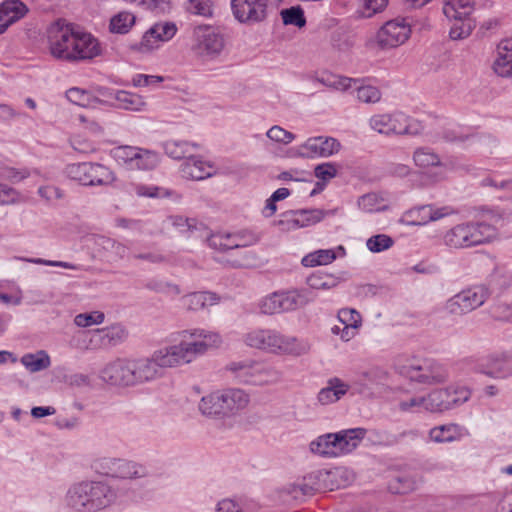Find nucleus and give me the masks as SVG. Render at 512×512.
I'll list each match as a JSON object with an SVG mask.
<instances>
[{"label":"nucleus","instance_id":"obj_50","mask_svg":"<svg viewBox=\"0 0 512 512\" xmlns=\"http://www.w3.org/2000/svg\"><path fill=\"white\" fill-rule=\"evenodd\" d=\"M138 153V147L134 146H119L113 149V157L120 163L125 165L128 169L134 162L135 155Z\"/></svg>","mask_w":512,"mask_h":512},{"label":"nucleus","instance_id":"obj_47","mask_svg":"<svg viewBox=\"0 0 512 512\" xmlns=\"http://www.w3.org/2000/svg\"><path fill=\"white\" fill-rule=\"evenodd\" d=\"M417 481L409 474H401L389 483V490L394 494H406L416 488Z\"/></svg>","mask_w":512,"mask_h":512},{"label":"nucleus","instance_id":"obj_25","mask_svg":"<svg viewBox=\"0 0 512 512\" xmlns=\"http://www.w3.org/2000/svg\"><path fill=\"white\" fill-rule=\"evenodd\" d=\"M493 70L500 77H512V38L503 39L497 45Z\"/></svg>","mask_w":512,"mask_h":512},{"label":"nucleus","instance_id":"obj_6","mask_svg":"<svg viewBox=\"0 0 512 512\" xmlns=\"http://www.w3.org/2000/svg\"><path fill=\"white\" fill-rule=\"evenodd\" d=\"M364 428L342 430L337 433H327L317 437L310 443V450L314 454L324 457H338L351 453L366 436Z\"/></svg>","mask_w":512,"mask_h":512},{"label":"nucleus","instance_id":"obj_33","mask_svg":"<svg viewBox=\"0 0 512 512\" xmlns=\"http://www.w3.org/2000/svg\"><path fill=\"white\" fill-rule=\"evenodd\" d=\"M198 144L183 140H168L163 143L165 153L173 159H187L198 148Z\"/></svg>","mask_w":512,"mask_h":512},{"label":"nucleus","instance_id":"obj_12","mask_svg":"<svg viewBox=\"0 0 512 512\" xmlns=\"http://www.w3.org/2000/svg\"><path fill=\"white\" fill-rule=\"evenodd\" d=\"M474 10L472 0H448L443 5V13L447 19L454 23L450 28V38L459 40L467 38L474 29V22L470 18Z\"/></svg>","mask_w":512,"mask_h":512},{"label":"nucleus","instance_id":"obj_8","mask_svg":"<svg viewBox=\"0 0 512 512\" xmlns=\"http://www.w3.org/2000/svg\"><path fill=\"white\" fill-rule=\"evenodd\" d=\"M91 463L92 469L105 477L132 481L149 476V470L144 464L125 458L99 456Z\"/></svg>","mask_w":512,"mask_h":512},{"label":"nucleus","instance_id":"obj_59","mask_svg":"<svg viewBox=\"0 0 512 512\" xmlns=\"http://www.w3.org/2000/svg\"><path fill=\"white\" fill-rule=\"evenodd\" d=\"M168 222L172 226L178 228L181 232L197 229V225L199 224L194 218H185L180 215L169 216Z\"/></svg>","mask_w":512,"mask_h":512},{"label":"nucleus","instance_id":"obj_52","mask_svg":"<svg viewBox=\"0 0 512 512\" xmlns=\"http://www.w3.org/2000/svg\"><path fill=\"white\" fill-rule=\"evenodd\" d=\"M394 244L393 239L386 234H378L370 237L367 242V248L373 253H380L391 248Z\"/></svg>","mask_w":512,"mask_h":512},{"label":"nucleus","instance_id":"obj_5","mask_svg":"<svg viewBox=\"0 0 512 512\" xmlns=\"http://www.w3.org/2000/svg\"><path fill=\"white\" fill-rule=\"evenodd\" d=\"M498 229L486 221H467L447 230L442 243L449 249L460 250L483 245L495 240Z\"/></svg>","mask_w":512,"mask_h":512},{"label":"nucleus","instance_id":"obj_40","mask_svg":"<svg viewBox=\"0 0 512 512\" xmlns=\"http://www.w3.org/2000/svg\"><path fill=\"white\" fill-rule=\"evenodd\" d=\"M359 208L366 213L385 211L389 208L385 199L377 193H367L358 199Z\"/></svg>","mask_w":512,"mask_h":512},{"label":"nucleus","instance_id":"obj_36","mask_svg":"<svg viewBox=\"0 0 512 512\" xmlns=\"http://www.w3.org/2000/svg\"><path fill=\"white\" fill-rule=\"evenodd\" d=\"M413 161L419 168L443 166L440 156L429 147H419L413 153Z\"/></svg>","mask_w":512,"mask_h":512},{"label":"nucleus","instance_id":"obj_21","mask_svg":"<svg viewBox=\"0 0 512 512\" xmlns=\"http://www.w3.org/2000/svg\"><path fill=\"white\" fill-rule=\"evenodd\" d=\"M387 372L379 367L370 368L360 373L350 384L353 394L372 395V387L383 384L387 380Z\"/></svg>","mask_w":512,"mask_h":512},{"label":"nucleus","instance_id":"obj_63","mask_svg":"<svg viewBox=\"0 0 512 512\" xmlns=\"http://www.w3.org/2000/svg\"><path fill=\"white\" fill-rule=\"evenodd\" d=\"M154 34L155 30H151V28L145 32L139 43L140 52H150L159 47V42L161 41Z\"/></svg>","mask_w":512,"mask_h":512},{"label":"nucleus","instance_id":"obj_9","mask_svg":"<svg viewBox=\"0 0 512 512\" xmlns=\"http://www.w3.org/2000/svg\"><path fill=\"white\" fill-rule=\"evenodd\" d=\"M369 126L372 130L391 135H419L423 131L420 121L411 118L400 111L373 115L369 119Z\"/></svg>","mask_w":512,"mask_h":512},{"label":"nucleus","instance_id":"obj_13","mask_svg":"<svg viewBox=\"0 0 512 512\" xmlns=\"http://www.w3.org/2000/svg\"><path fill=\"white\" fill-rule=\"evenodd\" d=\"M489 296L485 285H474L449 298L445 310L452 315H465L482 306Z\"/></svg>","mask_w":512,"mask_h":512},{"label":"nucleus","instance_id":"obj_58","mask_svg":"<svg viewBox=\"0 0 512 512\" xmlns=\"http://www.w3.org/2000/svg\"><path fill=\"white\" fill-rule=\"evenodd\" d=\"M338 319L342 325L360 327L361 315L355 309L343 308L338 312Z\"/></svg>","mask_w":512,"mask_h":512},{"label":"nucleus","instance_id":"obj_55","mask_svg":"<svg viewBox=\"0 0 512 512\" xmlns=\"http://www.w3.org/2000/svg\"><path fill=\"white\" fill-rule=\"evenodd\" d=\"M17 260H21L28 263L38 264V265H45V266H51V267H62L65 269H71V270H81V266L77 264H73L70 262L65 261H54V260H46L42 258H26V257H16Z\"/></svg>","mask_w":512,"mask_h":512},{"label":"nucleus","instance_id":"obj_64","mask_svg":"<svg viewBox=\"0 0 512 512\" xmlns=\"http://www.w3.org/2000/svg\"><path fill=\"white\" fill-rule=\"evenodd\" d=\"M314 173L318 179L328 181L336 176L337 168L334 163H322L315 167Z\"/></svg>","mask_w":512,"mask_h":512},{"label":"nucleus","instance_id":"obj_2","mask_svg":"<svg viewBox=\"0 0 512 512\" xmlns=\"http://www.w3.org/2000/svg\"><path fill=\"white\" fill-rule=\"evenodd\" d=\"M47 34L50 53L56 59L78 62L90 60L100 54L96 38L64 20L51 24Z\"/></svg>","mask_w":512,"mask_h":512},{"label":"nucleus","instance_id":"obj_11","mask_svg":"<svg viewBox=\"0 0 512 512\" xmlns=\"http://www.w3.org/2000/svg\"><path fill=\"white\" fill-rule=\"evenodd\" d=\"M400 373L409 380L424 385L442 384L449 378L446 366L431 358L413 360L404 365Z\"/></svg>","mask_w":512,"mask_h":512},{"label":"nucleus","instance_id":"obj_27","mask_svg":"<svg viewBox=\"0 0 512 512\" xmlns=\"http://www.w3.org/2000/svg\"><path fill=\"white\" fill-rule=\"evenodd\" d=\"M467 435V429L456 423L435 426L429 431V439L435 443L455 442Z\"/></svg>","mask_w":512,"mask_h":512},{"label":"nucleus","instance_id":"obj_20","mask_svg":"<svg viewBox=\"0 0 512 512\" xmlns=\"http://www.w3.org/2000/svg\"><path fill=\"white\" fill-rule=\"evenodd\" d=\"M99 376L109 385L131 387L130 359L118 358L107 363L101 369Z\"/></svg>","mask_w":512,"mask_h":512},{"label":"nucleus","instance_id":"obj_7","mask_svg":"<svg viewBox=\"0 0 512 512\" xmlns=\"http://www.w3.org/2000/svg\"><path fill=\"white\" fill-rule=\"evenodd\" d=\"M314 301V295L306 288L281 289L262 297L258 302L263 315H277L303 309Z\"/></svg>","mask_w":512,"mask_h":512},{"label":"nucleus","instance_id":"obj_24","mask_svg":"<svg viewBox=\"0 0 512 512\" xmlns=\"http://www.w3.org/2000/svg\"><path fill=\"white\" fill-rule=\"evenodd\" d=\"M199 412L207 418L222 420L226 418L221 389L204 395L198 403Z\"/></svg>","mask_w":512,"mask_h":512},{"label":"nucleus","instance_id":"obj_39","mask_svg":"<svg viewBox=\"0 0 512 512\" xmlns=\"http://www.w3.org/2000/svg\"><path fill=\"white\" fill-rule=\"evenodd\" d=\"M135 21L136 17L133 13L121 11L111 18L109 29L112 33L126 34L133 27Z\"/></svg>","mask_w":512,"mask_h":512},{"label":"nucleus","instance_id":"obj_15","mask_svg":"<svg viewBox=\"0 0 512 512\" xmlns=\"http://www.w3.org/2000/svg\"><path fill=\"white\" fill-rule=\"evenodd\" d=\"M224 48L223 37L209 26H199L194 30L193 52L205 59L211 60L220 55Z\"/></svg>","mask_w":512,"mask_h":512},{"label":"nucleus","instance_id":"obj_57","mask_svg":"<svg viewBox=\"0 0 512 512\" xmlns=\"http://www.w3.org/2000/svg\"><path fill=\"white\" fill-rule=\"evenodd\" d=\"M186 9L192 14L205 17L212 14L210 0H189Z\"/></svg>","mask_w":512,"mask_h":512},{"label":"nucleus","instance_id":"obj_4","mask_svg":"<svg viewBox=\"0 0 512 512\" xmlns=\"http://www.w3.org/2000/svg\"><path fill=\"white\" fill-rule=\"evenodd\" d=\"M243 342L250 348L274 354L301 355L308 351L305 342L271 328L251 329L243 335Z\"/></svg>","mask_w":512,"mask_h":512},{"label":"nucleus","instance_id":"obj_60","mask_svg":"<svg viewBox=\"0 0 512 512\" xmlns=\"http://www.w3.org/2000/svg\"><path fill=\"white\" fill-rule=\"evenodd\" d=\"M104 321V314L101 312H92V313H84L78 314L74 322L79 327H89L95 324H100Z\"/></svg>","mask_w":512,"mask_h":512},{"label":"nucleus","instance_id":"obj_61","mask_svg":"<svg viewBox=\"0 0 512 512\" xmlns=\"http://www.w3.org/2000/svg\"><path fill=\"white\" fill-rule=\"evenodd\" d=\"M364 17L370 18L373 15L382 12L388 4V0H361Z\"/></svg>","mask_w":512,"mask_h":512},{"label":"nucleus","instance_id":"obj_32","mask_svg":"<svg viewBox=\"0 0 512 512\" xmlns=\"http://www.w3.org/2000/svg\"><path fill=\"white\" fill-rule=\"evenodd\" d=\"M184 307L189 311H198L218 302L216 294L211 292H194L182 298Z\"/></svg>","mask_w":512,"mask_h":512},{"label":"nucleus","instance_id":"obj_37","mask_svg":"<svg viewBox=\"0 0 512 512\" xmlns=\"http://www.w3.org/2000/svg\"><path fill=\"white\" fill-rule=\"evenodd\" d=\"M306 284L314 290H330L339 284V278L332 274L317 271L307 277Z\"/></svg>","mask_w":512,"mask_h":512},{"label":"nucleus","instance_id":"obj_62","mask_svg":"<svg viewBox=\"0 0 512 512\" xmlns=\"http://www.w3.org/2000/svg\"><path fill=\"white\" fill-rule=\"evenodd\" d=\"M275 225L283 232H289L298 229L292 210L282 213L280 218L275 221Z\"/></svg>","mask_w":512,"mask_h":512},{"label":"nucleus","instance_id":"obj_28","mask_svg":"<svg viewBox=\"0 0 512 512\" xmlns=\"http://www.w3.org/2000/svg\"><path fill=\"white\" fill-rule=\"evenodd\" d=\"M320 489L317 477L310 474L301 481L293 483L286 488V492L296 501H302L306 496L312 495Z\"/></svg>","mask_w":512,"mask_h":512},{"label":"nucleus","instance_id":"obj_42","mask_svg":"<svg viewBox=\"0 0 512 512\" xmlns=\"http://www.w3.org/2000/svg\"><path fill=\"white\" fill-rule=\"evenodd\" d=\"M21 363L28 369L30 372H38L48 368L51 364L49 355L41 350L35 354H25L21 358Z\"/></svg>","mask_w":512,"mask_h":512},{"label":"nucleus","instance_id":"obj_10","mask_svg":"<svg viewBox=\"0 0 512 512\" xmlns=\"http://www.w3.org/2000/svg\"><path fill=\"white\" fill-rule=\"evenodd\" d=\"M234 377L243 384L249 385H271L280 381L281 373L274 367L256 361L232 362L228 366Z\"/></svg>","mask_w":512,"mask_h":512},{"label":"nucleus","instance_id":"obj_16","mask_svg":"<svg viewBox=\"0 0 512 512\" xmlns=\"http://www.w3.org/2000/svg\"><path fill=\"white\" fill-rule=\"evenodd\" d=\"M269 0H231L235 19L246 25L264 22L268 17Z\"/></svg>","mask_w":512,"mask_h":512},{"label":"nucleus","instance_id":"obj_23","mask_svg":"<svg viewBox=\"0 0 512 512\" xmlns=\"http://www.w3.org/2000/svg\"><path fill=\"white\" fill-rule=\"evenodd\" d=\"M181 174L186 179L199 181L213 176L215 168L211 163L192 154L182 163Z\"/></svg>","mask_w":512,"mask_h":512},{"label":"nucleus","instance_id":"obj_46","mask_svg":"<svg viewBox=\"0 0 512 512\" xmlns=\"http://www.w3.org/2000/svg\"><path fill=\"white\" fill-rule=\"evenodd\" d=\"M398 409L404 413H428L426 394L399 400Z\"/></svg>","mask_w":512,"mask_h":512},{"label":"nucleus","instance_id":"obj_34","mask_svg":"<svg viewBox=\"0 0 512 512\" xmlns=\"http://www.w3.org/2000/svg\"><path fill=\"white\" fill-rule=\"evenodd\" d=\"M113 98L120 109L143 111L146 107V102L140 95L128 91L117 90L113 93Z\"/></svg>","mask_w":512,"mask_h":512},{"label":"nucleus","instance_id":"obj_17","mask_svg":"<svg viewBox=\"0 0 512 512\" xmlns=\"http://www.w3.org/2000/svg\"><path fill=\"white\" fill-rule=\"evenodd\" d=\"M475 371L493 379H507L512 376V353L495 352L481 359Z\"/></svg>","mask_w":512,"mask_h":512},{"label":"nucleus","instance_id":"obj_31","mask_svg":"<svg viewBox=\"0 0 512 512\" xmlns=\"http://www.w3.org/2000/svg\"><path fill=\"white\" fill-rule=\"evenodd\" d=\"M28 13V7L20 0H5L0 4L2 15L8 26L16 23Z\"/></svg>","mask_w":512,"mask_h":512},{"label":"nucleus","instance_id":"obj_56","mask_svg":"<svg viewBox=\"0 0 512 512\" xmlns=\"http://www.w3.org/2000/svg\"><path fill=\"white\" fill-rule=\"evenodd\" d=\"M267 137L277 143L289 144L295 139V135L284 128L275 125L271 127L267 133Z\"/></svg>","mask_w":512,"mask_h":512},{"label":"nucleus","instance_id":"obj_41","mask_svg":"<svg viewBox=\"0 0 512 512\" xmlns=\"http://www.w3.org/2000/svg\"><path fill=\"white\" fill-rule=\"evenodd\" d=\"M317 80L324 86L339 91H347L360 82V79L333 74L322 76Z\"/></svg>","mask_w":512,"mask_h":512},{"label":"nucleus","instance_id":"obj_26","mask_svg":"<svg viewBox=\"0 0 512 512\" xmlns=\"http://www.w3.org/2000/svg\"><path fill=\"white\" fill-rule=\"evenodd\" d=\"M350 389V384L339 377H331L327 380L326 386L318 392L317 400L322 405H329L339 401Z\"/></svg>","mask_w":512,"mask_h":512},{"label":"nucleus","instance_id":"obj_38","mask_svg":"<svg viewBox=\"0 0 512 512\" xmlns=\"http://www.w3.org/2000/svg\"><path fill=\"white\" fill-rule=\"evenodd\" d=\"M159 161V155L156 152L138 147V153L135 155L130 170H153L157 167Z\"/></svg>","mask_w":512,"mask_h":512},{"label":"nucleus","instance_id":"obj_54","mask_svg":"<svg viewBox=\"0 0 512 512\" xmlns=\"http://www.w3.org/2000/svg\"><path fill=\"white\" fill-rule=\"evenodd\" d=\"M490 314L496 320L511 321L512 305L504 301H497L490 307Z\"/></svg>","mask_w":512,"mask_h":512},{"label":"nucleus","instance_id":"obj_44","mask_svg":"<svg viewBox=\"0 0 512 512\" xmlns=\"http://www.w3.org/2000/svg\"><path fill=\"white\" fill-rule=\"evenodd\" d=\"M336 259V254L332 249H320L311 252L302 258V264L306 267L318 265H327Z\"/></svg>","mask_w":512,"mask_h":512},{"label":"nucleus","instance_id":"obj_48","mask_svg":"<svg viewBox=\"0 0 512 512\" xmlns=\"http://www.w3.org/2000/svg\"><path fill=\"white\" fill-rule=\"evenodd\" d=\"M281 17L285 25H294L301 28L306 24L304 11L299 6L283 9Z\"/></svg>","mask_w":512,"mask_h":512},{"label":"nucleus","instance_id":"obj_18","mask_svg":"<svg viewBox=\"0 0 512 512\" xmlns=\"http://www.w3.org/2000/svg\"><path fill=\"white\" fill-rule=\"evenodd\" d=\"M341 147V143L333 137H310L295 148V155L308 159L327 158L338 153Z\"/></svg>","mask_w":512,"mask_h":512},{"label":"nucleus","instance_id":"obj_51","mask_svg":"<svg viewBox=\"0 0 512 512\" xmlns=\"http://www.w3.org/2000/svg\"><path fill=\"white\" fill-rule=\"evenodd\" d=\"M449 391V402L451 410L467 402L471 397V392L464 386H448Z\"/></svg>","mask_w":512,"mask_h":512},{"label":"nucleus","instance_id":"obj_19","mask_svg":"<svg viewBox=\"0 0 512 512\" xmlns=\"http://www.w3.org/2000/svg\"><path fill=\"white\" fill-rule=\"evenodd\" d=\"M410 25L404 19L386 22L377 32V43L382 48H394L405 43L410 37Z\"/></svg>","mask_w":512,"mask_h":512},{"label":"nucleus","instance_id":"obj_1","mask_svg":"<svg viewBox=\"0 0 512 512\" xmlns=\"http://www.w3.org/2000/svg\"><path fill=\"white\" fill-rule=\"evenodd\" d=\"M180 335L182 339L178 344L157 349L149 357L130 359L132 386L159 379L163 369L189 364L222 343L217 332L205 329L184 330Z\"/></svg>","mask_w":512,"mask_h":512},{"label":"nucleus","instance_id":"obj_49","mask_svg":"<svg viewBox=\"0 0 512 512\" xmlns=\"http://www.w3.org/2000/svg\"><path fill=\"white\" fill-rule=\"evenodd\" d=\"M491 280L501 287L512 283V264H498L491 274Z\"/></svg>","mask_w":512,"mask_h":512},{"label":"nucleus","instance_id":"obj_35","mask_svg":"<svg viewBox=\"0 0 512 512\" xmlns=\"http://www.w3.org/2000/svg\"><path fill=\"white\" fill-rule=\"evenodd\" d=\"M67 99L80 107H96L101 101L92 94L91 91L79 88L72 87L66 91Z\"/></svg>","mask_w":512,"mask_h":512},{"label":"nucleus","instance_id":"obj_22","mask_svg":"<svg viewBox=\"0 0 512 512\" xmlns=\"http://www.w3.org/2000/svg\"><path fill=\"white\" fill-rule=\"evenodd\" d=\"M226 418L237 415L250 403V395L243 389L228 387L221 389Z\"/></svg>","mask_w":512,"mask_h":512},{"label":"nucleus","instance_id":"obj_45","mask_svg":"<svg viewBox=\"0 0 512 512\" xmlns=\"http://www.w3.org/2000/svg\"><path fill=\"white\" fill-rule=\"evenodd\" d=\"M356 91V98L365 104L378 103L382 98L380 89L370 84H363L361 81L353 86Z\"/></svg>","mask_w":512,"mask_h":512},{"label":"nucleus","instance_id":"obj_30","mask_svg":"<svg viewBox=\"0 0 512 512\" xmlns=\"http://www.w3.org/2000/svg\"><path fill=\"white\" fill-rule=\"evenodd\" d=\"M428 413L440 414L451 410L449 391L446 388L433 389L426 393Z\"/></svg>","mask_w":512,"mask_h":512},{"label":"nucleus","instance_id":"obj_43","mask_svg":"<svg viewBox=\"0 0 512 512\" xmlns=\"http://www.w3.org/2000/svg\"><path fill=\"white\" fill-rule=\"evenodd\" d=\"M429 209L427 205L419 206L412 208L408 211H406L401 219L400 222L407 225V226H422L429 223Z\"/></svg>","mask_w":512,"mask_h":512},{"label":"nucleus","instance_id":"obj_53","mask_svg":"<svg viewBox=\"0 0 512 512\" xmlns=\"http://www.w3.org/2000/svg\"><path fill=\"white\" fill-rule=\"evenodd\" d=\"M151 30H155L154 35L156 38H158L161 42H166L175 36L177 27L172 22H160L154 24L151 27Z\"/></svg>","mask_w":512,"mask_h":512},{"label":"nucleus","instance_id":"obj_3","mask_svg":"<svg viewBox=\"0 0 512 512\" xmlns=\"http://www.w3.org/2000/svg\"><path fill=\"white\" fill-rule=\"evenodd\" d=\"M64 502L75 512H99L119 502V489L104 480H82L68 488Z\"/></svg>","mask_w":512,"mask_h":512},{"label":"nucleus","instance_id":"obj_14","mask_svg":"<svg viewBox=\"0 0 512 512\" xmlns=\"http://www.w3.org/2000/svg\"><path fill=\"white\" fill-rule=\"evenodd\" d=\"M67 176L81 185H107L114 180L113 173L104 165L83 162L73 163L66 167Z\"/></svg>","mask_w":512,"mask_h":512},{"label":"nucleus","instance_id":"obj_29","mask_svg":"<svg viewBox=\"0 0 512 512\" xmlns=\"http://www.w3.org/2000/svg\"><path fill=\"white\" fill-rule=\"evenodd\" d=\"M296 219L298 229L315 225L322 221L326 216L334 215L337 209L323 210V209H298L292 210Z\"/></svg>","mask_w":512,"mask_h":512}]
</instances>
